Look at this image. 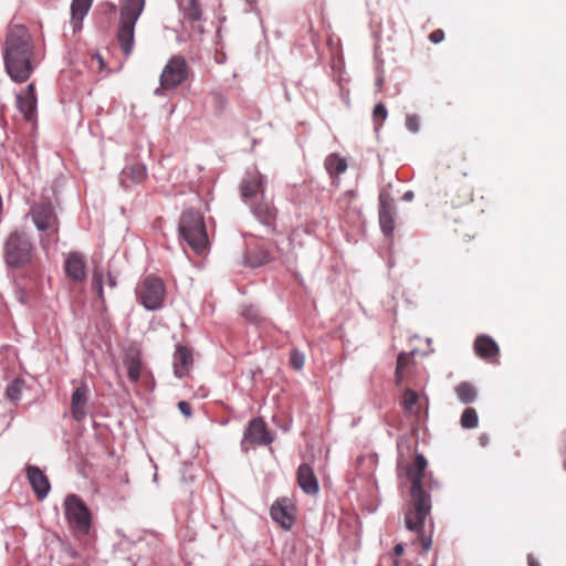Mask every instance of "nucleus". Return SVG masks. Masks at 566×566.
<instances>
[{"mask_svg": "<svg viewBox=\"0 0 566 566\" xmlns=\"http://www.w3.org/2000/svg\"><path fill=\"white\" fill-rule=\"evenodd\" d=\"M138 300L148 311H157L163 306L165 286L157 277H146L136 290Z\"/></svg>", "mask_w": 566, "mask_h": 566, "instance_id": "nucleus-8", "label": "nucleus"}, {"mask_svg": "<svg viewBox=\"0 0 566 566\" xmlns=\"http://www.w3.org/2000/svg\"><path fill=\"white\" fill-rule=\"evenodd\" d=\"M25 472L28 482L38 500L43 501L51 490V484L46 474L39 467L31 464L27 465Z\"/></svg>", "mask_w": 566, "mask_h": 566, "instance_id": "nucleus-12", "label": "nucleus"}, {"mask_svg": "<svg viewBox=\"0 0 566 566\" xmlns=\"http://www.w3.org/2000/svg\"><path fill=\"white\" fill-rule=\"evenodd\" d=\"M271 517L283 528L290 530L294 523L293 506L285 497L276 500L270 510Z\"/></svg>", "mask_w": 566, "mask_h": 566, "instance_id": "nucleus-16", "label": "nucleus"}, {"mask_svg": "<svg viewBox=\"0 0 566 566\" xmlns=\"http://www.w3.org/2000/svg\"><path fill=\"white\" fill-rule=\"evenodd\" d=\"M33 244L24 233L13 232L6 243V261L13 268L22 266L32 259Z\"/></svg>", "mask_w": 566, "mask_h": 566, "instance_id": "nucleus-7", "label": "nucleus"}, {"mask_svg": "<svg viewBox=\"0 0 566 566\" xmlns=\"http://www.w3.org/2000/svg\"><path fill=\"white\" fill-rule=\"evenodd\" d=\"M461 426L465 429H473L478 427L479 417L474 408H467L461 416Z\"/></svg>", "mask_w": 566, "mask_h": 566, "instance_id": "nucleus-28", "label": "nucleus"}, {"mask_svg": "<svg viewBox=\"0 0 566 566\" xmlns=\"http://www.w3.org/2000/svg\"><path fill=\"white\" fill-rule=\"evenodd\" d=\"M30 216L38 231L48 232L49 235L57 234L59 218L51 202L35 203L30 210Z\"/></svg>", "mask_w": 566, "mask_h": 566, "instance_id": "nucleus-9", "label": "nucleus"}, {"mask_svg": "<svg viewBox=\"0 0 566 566\" xmlns=\"http://www.w3.org/2000/svg\"><path fill=\"white\" fill-rule=\"evenodd\" d=\"M454 390L458 399L465 405L473 402L478 397L475 387L467 381L460 382Z\"/></svg>", "mask_w": 566, "mask_h": 566, "instance_id": "nucleus-25", "label": "nucleus"}, {"mask_svg": "<svg viewBox=\"0 0 566 566\" xmlns=\"http://www.w3.org/2000/svg\"><path fill=\"white\" fill-rule=\"evenodd\" d=\"M36 96L34 84H29L23 91L17 94V105L27 120H32L36 113Z\"/></svg>", "mask_w": 566, "mask_h": 566, "instance_id": "nucleus-17", "label": "nucleus"}, {"mask_svg": "<svg viewBox=\"0 0 566 566\" xmlns=\"http://www.w3.org/2000/svg\"><path fill=\"white\" fill-rule=\"evenodd\" d=\"M528 565L530 566H538L537 563L535 562V559L531 555L528 556Z\"/></svg>", "mask_w": 566, "mask_h": 566, "instance_id": "nucleus-44", "label": "nucleus"}, {"mask_svg": "<svg viewBox=\"0 0 566 566\" xmlns=\"http://www.w3.org/2000/svg\"><path fill=\"white\" fill-rule=\"evenodd\" d=\"M103 280H104V272L101 268H95L92 273V286L93 290L96 292L99 300H104V289H103Z\"/></svg>", "mask_w": 566, "mask_h": 566, "instance_id": "nucleus-30", "label": "nucleus"}, {"mask_svg": "<svg viewBox=\"0 0 566 566\" xmlns=\"http://www.w3.org/2000/svg\"><path fill=\"white\" fill-rule=\"evenodd\" d=\"M41 244H42L43 249H46V242L44 240H41Z\"/></svg>", "mask_w": 566, "mask_h": 566, "instance_id": "nucleus-46", "label": "nucleus"}, {"mask_svg": "<svg viewBox=\"0 0 566 566\" xmlns=\"http://www.w3.org/2000/svg\"><path fill=\"white\" fill-rule=\"evenodd\" d=\"M193 358L191 352L182 345H178L174 354V375L181 379L187 376L192 367Z\"/></svg>", "mask_w": 566, "mask_h": 566, "instance_id": "nucleus-18", "label": "nucleus"}, {"mask_svg": "<svg viewBox=\"0 0 566 566\" xmlns=\"http://www.w3.org/2000/svg\"><path fill=\"white\" fill-rule=\"evenodd\" d=\"M304 355L303 353L294 349L290 355V364L296 370H301L304 367Z\"/></svg>", "mask_w": 566, "mask_h": 566, "instance_id": "nucleus-33", "label": "nucleus"}, {"mask_svg": "<svg viewBox=\"0 0 566 566\" xmlns=\"http://www.w3.org/2000/svg\"><path fill=\"white\" fill-rule=\"evenodd\" d=\"M388 116L387 108L384 104L379 103L375 106L373 112V118L375 122L376 129H378Z\"/></svg>", "mask_w": 566, "mask_h": 566, "instance_id": "nucleus-32", "label": "nucleus"}, {"mask_svg": "<svg viewBox=\"0 0 566 566\" xmlns=\"http://www.w3.org/2000/svg\"><path fill=\"white\" fill-rule=\"evenodd\" d=\"M266 184V177L258 170L247 171L240 185V192L243 201L245 203H251L252 201H256L259 196L263 198Z\"/></svg>", "mask_w": 566, "mask_h": 566, "instance_id": "nucleus-10", "label": "nucleus"}, {"mask_svg": "<svg viewBox=\"0 0 566 566\" xmlns=\"http://www.w3.org/2000/svg\"><path fill=\"white\" fill-rule=\"evenodd\" d=\"M403 549H405V548H403V545H402V544H397V545L395 546V548H394V552H395V554H396L397 556H400V555H402Z\"/></svg>", "mask_w": 566, "mask_h": 566, "instance_id": "nucleus-40", "label": "nucleus"}, {"mask_svg": "<svg viewBox=\"0 0 566 566\" xmlns=\"http://www.w3.org/2000/svg\"><path fill=\"white\" fill-rule=\"evenodd\" d=\"M88 399L90 388L85 382H82L71 397V413L75 421H82L87 416Z\"/></svg>", "mask_w": 566, "mask_h": 566, "instance_id": "nucleus-14", "label": "nucleus"}, {"mask_svg": "<svg viewBox=\"0 0 566 566\" xmlns=\"http://www.w3.org/2000/svg\"><path fill=\"white\" fill-rule=\"evenodd\" d=\"M420 397L417 391L412 389H406L401 399V406L403 410L410 415L417 413L415 410Z\"/></svg>", "mask_w": 566, "mask_h": 566, "instance_id": "nucleus-27", "label": "nucleus"}, {"mask_svg": "<svg viewBox=\"0 0 566 566\" xmlns=\"http://www.w3.org/2000/svg\"><path fill=\"white\" fill-rule=\"evenodd\" d=\"M443 38H444V34H443V31H441V30H436V31H433V32L430 34V36H429V39H430V40H431V42H433V43H439V42H441V41L443 40Z\"/></svg>", "mask_w": 566, "mask_h": 566, "instance_id": "nucleus-38", "label": "nucleus"}, {"mask_svg": "<svg viewBox=\"0 0 566 566\" xmlns=\"http://www.w3.org/2000/svg\"><path fill=\"white\" fill-rule=\"evenodd\" d=\"M3 61L8 75L17 83L27 82L39 65L41 57L25 27L14 25L8 31Z\"/></svg>", "mask_w": 566, "mask_h": 566, "instance_id": "nucleus-2", "label": "nucleus"}, {"mask_svg": "<svg viewBox=\"0 0 566 566\" xmlns=\"http://www.w3.org/2000/svg\"><path fill=\"white\" fill-rule=\"evenodd\" d=\"M23 386V380L15 379L10 385H8L6 389L7 397L12 401H18L21 397Z\"/></svg>", "mask_w": 566, "mask_h": 566, "instance_id": "nucleus-31", "label": "nucleus"}, {"mask_svg": "<svg viewBox=\"0 0 566 566\" xmlns=\"http://www.w3.org/2000/svg\"><path fill=\"white\" fill-rule=\"evenodd\" d=\"M297 484L306 494H316L318 492V481L313 469L303 463L297 469Z\"/></svg>", "mask_w": 566, "mask_h": 566, "instance_id": "nucleus-19", "label": "nucleus"}, {"mask_svg": "<svg viewBox=\"0 0 566 566\" xmlns=\"http://www.w3.org/2000/svg\"><path fill=\"white\" fill-rule=\"evenodd\" d=\"M270 261V254L264 250H249L245 254V262L253 268L261 266Z\"/></svg>", "mask_w": 566, "mask_h": 566, "instance_id": "nucleus-26", "label": "nucleus"}, {"mask_svg": "<svg viewBox=\"0 0 566 566\" xmlns=\"http://www.w3.org/2000/svg\"><path fill=\"white\" fill-rule=\"evenodd\" d=\"M474 350L479 357L492 360L497 357L499 346L490 336L480 335L474 342Z\"/></svg>", "mask_w": 566, "mask_h": 566, "instance_id": "nucleus-21", "label": "nucleus"}, {"mask_svg": "<svg viewBox=\"0 0 566 566\" xmlns=\"http://www.w3.org/2000/svg\"><path fill=\"white\" fill-rule=\"evenodd\" d=\"M379 223L381 231L389 235L395 229V216L396 207L394 200L387 195H380L379 197Z\"/></svg>", "mask_w": 566, "mask_h": 566, "instance_id": "nucleus-15", "label": "nucleus"}, {"mask_svg": "<svg viewBox=\"0 0 566 566\" xmlns=\"http://www.w3.org/2000/svg\"><path fill=\"white\" fill-rule=\"evenodd\" d=\"M128 378L137 382L140 378L142 363L138 357H129L126 360Z\"/></svg>", "mask_w": 566, "mask_h": 566, "instance_id": "nucleus-29", "label": "nucleus"}, {"mask_svg": "<svg viewBox=\"0 0 566 566\" xmlns=\"http://www.w3.org/2000/svg\"><path fill=\"white\" fill-rule=\"evenodd\" d=\"M427 465L428 462L424 455L417 454L413 463L406 469V474L411 482V499L405 514V526L410 532L418 534L424 552H428L432 546V532L429 535L423 532L426 520L431 513V497L422 486Z\"/></svg>", "mask_w": 566, "mask_h": 566, "instance_id": "nucleus-1", "label": "nucleus"}, {"mask_svg": "<svg viewBox=\"0 0 566 566\" xmlns=\"http://www.w3.org/2000/svg\"><path fill=\"white\" fill-rule=\"evenodd\" d=\"M242 315L252 321V322H258L259 319V312L256 308H254L253 306H248L245 307L243 311H242Z\"/></svg>", "mask_w": 566, "mask_h": 566, "instance_id": "nucleus-35", "label": "nucleus"}, {"mask_svg": "<svg viewBox=\"0 0 566 566\" xmlns=\"http://www.w3.org/2000/svg\"><path fill=\"white\" fill-rule=\"evenodd\" d=\"M146 0H120L117 41L128 57L134 49L135 25L145 9Z\"/></svg>", "mask_w": 566, "mask_h": 566, "instance_id": "nucleus-3", "label": "nucleus"}, {"mask_svg": "<svg viewBox=\"0 0 566 566\" xmlns=\"http://www.w3.org/2000/svg\"><path fill=\"white\" fill-rule=\"evenodd\" d=\"M179 232L188 245L198 254L208 247V234L202 214L196 210L182 213L179 221Z\"/></svg>", "mask_w": 566, "mask_h": 566, "instance_id": "nucleus-4", "label": "nucleus"}, {"mask_svg": "<svg viewBox=\"0 0 566 566\" xmlns=\"http://www.w3.org/2000/svg\"><path fill=\"white\" fill-rule=\"evenodd\" d=\"M191 15H192L193 19H199L200 13H199L197 8H195V11H193V13Z\"/></svg>", "mask_w": 566, "mask_h": 566, "instance_id": "nucleus-45", "label": "nucleus"}, {"mask_svg": "<svg viewBox=\"0 0 566 566\" xmlns=\"http://www.w3.org/2000/svg\"><path fill=\"white\" fill-rule=\"evenodd\" d=\"M408 130L417 133L419 130V118L416 115H408L406 119Z\"/></svg>", "mask_w": 566, "mask_h": 566, "instance_id": "nucleus-34", "label": "nucleus"}, {"mask_svg": "<svg viewBox=\"0 0 566 566\" xmlns=\"http://www.w3.org/2000/svg\"><path fill=\"white\" fill-rule=\"evenodd\" d=\"M178 408L180 410V412L186 416V417H190L192 415V409H191V406L189 402L187 401H179L178 402Z\"/></svg>", "mask_w": 566, "mask_h": 566, "instance_id": "nucleus-37", "label": "nucleus"}, {"mask_svg": "<svg viewBox=\"0 0 566 566\" xmlns=\"http://www.w3.org/2000/svg\"><path fill=\"white\" fill-rule=\"evenodd\" d=\"M479 440H480V443L482 446H486L488 444V436L486 434H481Z\"/></svg>", "mask_w": 566, "mask_h": 566, "instance_id": "nucleus-42", "label": "nucleus"}, {"mask_svg": "<svg viewBox=\"0 0 566 566\" xmlns=\"http://www.w3.org/2000/svg\"><path fill=\"white\" fill-rule=\"evenodd\" d=\"M188 65L185 57L175 55L170 57L160 74V86L154 91L155 95H163L165 91L175 90L187 80Z\"/></svg>", "mask_w": 566, "mask_h": 566, "instance_id": "nucleus-6", "label": "nucleus"}, {"mask_svg": "<svg viewBox=\"0 0 566 566\" xmlns=\"http://www.w3.org/2000/svg\"><path fill=\"white\" fill-rule=\"evenodd\" d=\"M248 441L251 444L268 446L273 441L271 432L266 429L263 419L255 418L249 422L248 428L244 430L243 442Z\"/></svg>", "mask_w": 566, "mask_h": 566, "instance_id": "nucleus-11", "label": "nucleus"}, {"mask_svg": "<svg viewBox=\"0 0 566 566\" xmlns=\"http://www.w3.org/2000/svg\"><path fill=\"white\" fill-rule=\"evenodd\" d=\"M93 0H72L71 3V24L76 32L82 28V21L88 13Z\"/></svg>", "mask_w": 566, "mask_h": 566, "instance_id": "nucleus-23", "label": "nucleus"}, {"mask_svg": "<svg viewBox=\"0 0 566 566\" xmlns=\"http://www.w3.org/2000/svg\"><path fill=\"white\" fill-rule=\"evenodd\" d=\"M64 514L72 531L86 535L91 528V512L84 501L76 494H69L64 500Z\"/></svg>", "mask_w": 566, "mask_h": 566, "instance_id": "nucleus-5", "label": "nucleus"}, {"mask_svg": "<svg viewBox=\"0 0 566 566\" xmlns=\"http://www.w3.org/2000/svg\"><path fill=\"white\" fill-rule=\"evenodd\" d=\"M64 270L66 275L74 282H83L86 279L85 256L76 251L65 256Z\"/></svg>", "mask_w": 566, "mask_h": 566, "instance_id": "nucleus-13", "label": "nucleus"}, {"mask_svg": "<svg viewBox=\"0 0 566 566\" xmlns=\"http://www.w3.org/2000/svg\"><path fill=\"white\" fill-rule=\"evenodd\" d=\"M145 178L146 167L139 163L126 166L120 174V182L124 187L140 184Z\"/></svg>", "mask_w": 566, "mask_h": 566, "instance_id": "nucleus-22", "label": "nucleus"}, {"mask_svg": "<svg viewBox=\"0 0 566 566\" xmlns=\"http://www.w3.org/2000/svg\"><path fill=\"white\" fill-rule=\"evenodd\" d=\"M376 84L380 88L382 86V84H384V77L382 76H378L377 81H376Z\"/></svg>", "mask_w": 566, "mask_h": 566, "instance_id": "nucleus-43", "label": "nucleus"}, {"mask_svg": "<svg viewBox=\"0 0 566 566\" xmlns=\"http://www.w3.org/2000/svg\"><path fill=\"white\" fill-rule=\"evenodd\" d=\"M107 284H108V286H109V287H112V289H113V287H115V286H116V284H117V283H116L115 277H114V276H112L111 274H108V277H107Z\"/></svg>", "mask_w": 566, "mask_h": 566, "instance_id": "nucleus-41", "label": "nucleus"}, {"mask_svg": "<svg viewBox=\"0 0 566 566\" xmlns=\"http://www.w3.org/2000/svg\"><path fill=\"white\" fill-rule=\"evenodd\" d=\"M325 168L329 175H340L347 169V160L337 154H331L325 159Z\"/></svg>", "mask_w": 566, "mask_h": 566, "instance_id": "nucleus-24", "label": "nucleus"}, {"mask_svg": "<svg viewBox=\"0 0 566 566\" xmlns=\"http://www.w3.org/2000/svg\"><path fill=\"white\" fill-rule=\"evenodd\" d=\"M261 199L262 200L259 203L252 201L248 205L250 206L252 213L261 223L271 226L276 217V210L270 201L264 200V197Z\"/></svg>", "mask_w": 566, "mask_h": 566, "instance_id": "nucleus-20", "label": "nucleus"}, {"mask_svg": "<svg viewBox=\"0 0 566 566\" xmlns=\"http://www.w3.org/2000/svg\"><path fill=\"white\" fill-rule=\"evenodd\" d=\"M407 356L405 354H400L397 359V367H396V377L398 380H400L401 377V370L407 361Z\"/></svg>", "mask_w": 566, "mask_h": 566, "instance_id": "nucleus-36", "label": "nucleus"}, {"mask_svg": "<svg viewBox=\"0 0 566 566\" xmlns=\"http://www.w3.org/2000/svg\"><path fill=\"white\" fill-rule=\"evenodd\" d=\"M415 195L411 190L409 191H406L403 195H402V200L405 201H411L413 199Z\"/></svg>", "mask_w": 566, "mask_h": 566, "instance_id": "nucleus-39", "label": "nucleus"}]
</instances>
